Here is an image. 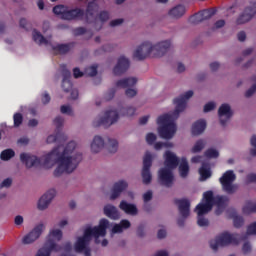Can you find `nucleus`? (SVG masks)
I'll return each mask as SVG.
<instances>
[{
	"label": "nucleus",
	"mask_w": 256,
	"mask_h": 256,
	"mask_svg": "<svg viewBox=\"0 0 256 256\" xmlns=\"http://www.w3.org/2000/svg\"><path fill=\"white\" fill-rule=\"evenodd\" d=\"M20 161L27 169L33 167H43L44 169H54V177H61V175L73 173L83 161V153L79 151L77 142L70 141L67 144L57 146L46 152L41 158L29 154L21 153Z\"/></svg>",
	"instance_id": "f257e3e1"
},
{
	"label": "nucleus",
	"mask_w": 256,
	"mask_h": 256,
	"mask_svg": "<svg viewBox=\"0 0 256 256\" xmlns=\"http://www.w3.org/2000/svg\"><path fill=\"white\" fill-rule=\"evenodd\" d=\"M109 223L107 218H102L97 226L86 225L82 229V235L75 237L73 245L71 242H66L64 244V250L69 252L74 249L75 253H84L85 256H91V248H89V244L93 238L97 245L107 247L109 245V240L105 237L107 235V229H109Z\"/></svg>",
	"instance_id": "f03ea898"
},
{
	"label": "nucleus",
	"mask_w": 256,
	"mask_h": 256,
	"mask_svg": "<svg viewBox=\"0 0 256 256\" xmlns=\"http://www.w3.org/2000/svg\"><path fill=\"white\" fill-rule=\"evenodd\" d=\"M193 95V90H188L182 95L174 98V111L162 114L157 118V133L161 139L170 141V139H173V137H175V135L177 134V122L175 121L179 119V115H181V113H183V111L187 109V101H189L191 97H193Z\"/></svg>",
	"instance_id": "7ed1b4c3"
},
{
	"label": "nucleus",
	"mask_w": 256,
	"mask_h": 256,
	"mask_svg": "<svg viewBox=\"0 0 256 256\" xmlns=\"http://www.w3.org/2000/svg\"><path fill=\"white\" fill-rule=\"evenodd\" d=\"M227 203H229V198L226 196H213L212 191L205 192L202 201L195 208V212L198 215V226L209 227V220L203 215H207V213L213 209V205H216V215H221L222 211L225 210Z\"/></svg>",
	"instance_id": "20e7f679"
},
{
	"label": "nucleus",
	"mask_w": 256,
	"mask_h": 256,
	"mask_svg": "<svg viewBox=\"0 0 256 256\" xmlns=\"http://www.w3.org/2000/svg\"><path fill=\"white\" fill-rule=\"evenodd\" d=\"M164 159V167L158 170V181L160 185L164 187H173V183L175 182V175L173 174V170L177 169L179 165V157L177 154L171 150H166L163 153Z\"/></svg>",
	"instance_id": "39448f33"
},
{
	"label": "nucleus",
	"mask_w": 256,
	"mask_h": 256,
	"mask_svg": "<svg viewBox=\"0 0 256 256\" xmlns=\"http://www.w3.org/2000/svg\"><path fill=\"white\" fill-rule=\"evenodd\" d=\"M120 115L119 109L114 106L105 108L98 116L93 120L94 127H111L119 122Z\"/></svg>",
	"instance_id": "423d86ee"
},
{
	"label": "nucleus",
	"mask_w": 256,
	"mask_h": 256,
	"mask_svg": "<svg viewBox=\"0 0 256 256\" xmlns=\"http://www.w3.org/2000/svg\"><path fill=\"white\" fill-rule=\"evenodd\" d=\"M241 236L239 234L222 232L218 234L214 239L210 240V249L212 251H219L221 247H229V245H239Z\"/></svg>",
	"instance_id": "0eeeda50"
},
{
	"label": "nucleus",
	"mask_w": 256,
	"mask_h": 256,
	"mask_svg": "<svg viewBox=\"0 0 256 256\" xmlns=\"http://www.w3.org/2000/svg\"><path fill=\"white\" fill-rule=\"evenodd\" d=\"M59 241H63V230L54 226L49 229L44 245L58 253V251H61V246L58 244Z\"/></svg>",
	"instance_id": "6e6552de"
},
{
	"label": "nucleus",
	"mask_w": 256,
	"mask_h": 256,
	"mask_svg": "<svg viewBox=\"0 0 256 256\" xmlns=\"http://www.w3.org/2000/svg\"><path fill=\"white\" fill-rule=\"evenodd\" d=\"M53 13H55V15H60L62 19H66L67 21H71L73 19H83V16L85 15V12L80 8L71 9L63 5L54 7Z\"/></svg>",
	"instance_id": "1a4fd4ad"
},
{
	"label": "nucleus",
	"mask_w": 256,
	"mask_h": 256,
	"mask_svg": "<svg viewBox=\"0 0 256 256\" xmlns=\"http://www.w3.org/2000/svg\"><path fill=\"white\" fill-rule=\"evenodd\" d=\"M153 153L146 151L143 156V166L141 171L142 183L144 185H151L153 181V174H151V167L153 165Z\"/></svg>",
	"instance_id": "9d476101"
},
{
	"label": "nucleus",
	"mask_w": 256,
	"mask_h": 256,
	"mask_svg": "<svg viewBox=\"0 0 256 256\" xmlns=\"http://www.w3.org/2000/svg\"><path fill=\"white\" fill-rule=\"evenodd\" d=\"M155 54L156 51L153 48V42L145 41L136 47L133 57L138 61H143V59H148V57L156 58Z\"/></svg>",
	"instance_id": "9b49d317"
},
{
	"label": "nucleus",
	"mask_w": 256,
	"mask_h": 256,
	"mask_svg": "<svg viewBox=\"0 0 256 256\" xmlns=\"http://www.w3.org/2000/svg\"><path fill=\"white\" fill-rule=\"evenodd\" d=\"M45 229H47L45 223L41 222L36 224L31 231L23 236L22 244L33 245V243H35V241H38L41 238V235L45 233Z\"/></svg>",
	"instance_id": "f8f14e48"
},
{
	"label": "nucleus",
	"mask_w": 256,
	"mask_h": 256,
	"mask_svg": "<svg viewBox=\"0 0 256 256\" xmlns=\"http://www.w3.org/2000/svg\"><path fill=\"white\" fill-rule=\"evenodd\" d=\"M57 196V190L51 188L47 190L36 202V209L38 211H47L53 203V199Z\"/></svg>",
	"instance_id": "ddd939ff"
},
{
	"label": "nucleus",
	"mask_w": 256,
	"mask_h": 256,
	"mask_svg": "<svg viewBox=\"0 0 256 256\" xmlns=\"http://www.w3.org/2000/svg\"><path fill=\"white\" fill-rule=\"evenodd\" d=\"M134 85H137V78L135 77L123 78L118 82H116L115 88L109 90L104 95V99L106 101H111V99L115 97V91H117V89H127V87H134Z\"/></svg>",
	"instance_id": "4468645a"
},
{
	"label": "nucleus",
	"mask_w": 256,
	"mask_h": 256,
	"mask_svg": "<svg viewBox=\"0 0 256 256\" xmlns=\"http://www.w3.org/2000/svg\"><path fill=\"white\" fill-rule=\"evenodd\" d=\"M235 179H237V176L232 170L226 171L220 178V183L226 193H235L237 189V185L233 184Z\"/></svg>",
	"instance_id": "2eb2a0df"
},
{
	"label": "nucleus",
	"mask_w": 256,
	"mask_h": 256,
	"mask_svg": "<svg viewBox=\"0 0 256 256\" xmlns=\"http://www.w3.org/2000/svg\"><path fill=\"white\" fill-rule=\"evenodd\" d=\"M145 141L147 145L152 146L155 151H161L162 149H173V147H175V144H173V142H157V134L153 132H149L146 134Z\"/></svg>",
	"instance_id": "dca6fc26"
},
{
	"label": "nucleus",
	"mask_w": 256,
	"mask_h": 256,
	"mask_svg": "<svg viewBox=\"0 0 256 256\" xmlns=\"http://www.w3.org/2000/svg\"><path fill=\"white\" fill-rule=\"evenodd\" d=\"M231 117H233V108H231L230 104L223 103L218 108V121L221 127H227L229 121H231Z\"/></svg>",
	"instance_id": "f3484780"
},
{
	"label": "nucleus",
	"mask_w": 256,
	"mask_h": 256,
	"mask_svg": "<svg viewBox=\"0 0 256 256\" xmlns=\"http://www.w3.org/2000/svg\"><path fill=\"white\" fill-rule=\"evenodd\" d=\"M129 187V183L127 180H118L116 181L113 186L109 196L110 201H115L118 197H121V193L125 191Z\"/></svg>",
	"instance_id": "a211bd4d"
},
{
	"label": "nucleus",
	"mask_w": 256,
	"mask_h": 256,
	"mask_svg": "<svg viewBox=\"0 0 256 256\" xmlns=\"http://www.w3.org/2000/svg\"><path fill=\"white\" fill-rule=\"evenodd\" d=\"M106 147L105 138L100 135H96L92 138L90 142V151L94 155H97V153H101Z\"/></svg>",
	"instance_id": "6ab92c4d"
},
{
	"label": "nucleus",
	"mask_w": 256,
	"mask_h": 256,
	"mask_svg": "<svg viewBox=\"0 0 256 256\" xmlns=\"http://www.w3.org/2000/svg\"><path fill=\"white\" fill-rule=\"evenodd\" d=\"M255 13H256V2L246 7L244 12L237 19V24L243 25L244 23H248V21H251V19H253V16L255 15Z\"/></svg>",
	"instance_id": "aec40b11"
},
{
	"label": "nucleus",
	"mask_w": 256,
	"mask_h": 256,
	"mask_svg": "<svg viewBox=\"0 0 256 256\" xmlns=\"http://www.w3.org/2000/svg\"><path fill=\"white\" fill-rule=\"evenodd\" d=\"M127 229H131V221L122 219L119 223L112 224L110 235L111 237H113V235H121V233L127 231Z\"/></svg>",
	"instance_id": "412c9836"
},
{
	"label": "nucleus",
	"mask_w": 256,
	"mask_h": 256,
	"mask_svg": "<svg viewBox=\"0 0 256 256\" xmlns=\"http://www.w3.org/2000/svg\"><path fill=\"white\" fill-rule=\"evenodd\" d=\"M131 62L129 58L125 56H120L117 60V64L113 68L114 75H123L129 69Z\"/></svg>",
	"instance_id": "4be33fe9"
},
{
	"label": "nucleus",
	"mask_w": 256,
	"mask_h": 256,
	"mask_svg": "<svg viewBox=\"0 0 256 256\" xmlns=\"http://www.w3.org/2000/svg\"><path fill=\"white\" fill-rule=\"evenodd\" d=\"M103 213L108 219H112V221H119L121 219V212L113 204L108 203L104 205Z\"/></svg>",
	"instance_id": "5701e85b"
},
{
	"label": "nucleus",
	"mask_w": 256,
	"mask_h": 256,
	"mask_svg": "<svg viewBox=\"0 0 256 256\" xmlns=\"http://www.w3.org/2000/svg\"><path fill=\"white\" fill-rule=\"evenodd\" d=\"M207 129V120L200 119L194 122L191 126V135L193 137H199V135H203L205 130Z\"/></svg>",
	"instance_id": "b1692460"
},
{
	"label": "nucleus",
	"mask_w": 256,
	"mask_h": 256,
	"mask_svg": "<svg viewBox=\"0 0 256 256\" xmlns=\"http://www.w3.org/2000/svg\"><path fill=\"white\" fill-rule=\"evenodd\" d=\"M153 48L156 51L155 57H163L168 49H171V41L164 40L158 43H153Z\"/></svg>",
	"instance_id": "393cba45"
},
{
	"label": "nucleus",
	"mask_w": 256,
	"mask_h": 256,
	"mask_svg": "<svg viewBox=\"0 0 256 256\" xmlns=\"http://www.w3.org/2000/svg\"><path fill=\"white\" fill-rule=\"evenodd\" d=\"M119 209L126 213V215H131L132 217L139 215V209H137V205L128 203L125 200L120 202Z\"/></svg>",
	"instance_id": "a878e982"
},
{
	"label": "nucleus",
	"mask_w": 256,
	"mask_h": 256,
	"mask_svg": "<svg viewBox=\"0 0 256 256\" xmlns=\"http://www.w3.org/2000/svg\"><path fill=\"white\" fill-rule=\"evenodd\" d=\"M177 203L181 219H187L191 213L189 210V207H191V202H189L187 199H181L178 200Z\"/></svg>",
	"instance_id": "bb28decb"
},
{
	"label": "nucleus",
	"mask_w": 256,
	"mask_h": 256,
	"mask_svg": "<svg viewBox=\"0 0 256 256\" xmlns=\"http://www.w3.org/2000/svg\"><path fill=\"white\" fill-rule=\"evenodd\" d=\"M32 39L37 45H45L46 47L51 45V37L44 38L39 30L32 31Z\"/></svg>",
	"instance_id": "cd10ccee"
},
{
	"label": "nucleus",
	"mask_w": 256,
	"mask_h": 256,
	"mask_svg": "<svg viewBox=\"0 0 256 256\" xmlns=\"http://www.w3.org/2000/svg\"><path fill=\"white\" fill-rule=\"evenodd\" d=\"M178 173L182 179L189 176V161L186 157H182L178 162Z\"/></svg>",
	"instance_id": "c85d7f7f"
},
{
	"label": "nucleus",
	"mask_w": 256,
	"mask_h": 256,
	"mask_svg": "<svg viewBox=\"0 0 256 256\" xmlns=\"http://www.w3.org/2000/svg\"><path fill=\"white\" fill-rule=\"evenodd\" d=\"M211 17H213V13L209 10H204V11L192 16L191 22L192 23H202V21H207V19H211Z\"/></svg>",
	"instance_id": "c756f323"
},
{
	"label": "nucleus",
	"mask_w": 256,
	"mask_h": 256,
	"mask_svg": "<svg viewBox=\"0 0 256 256\" xmlns=\"http://www.w3.org/2000/svg\"><path fill=\"white\" fill-rule=\"evenodd\" d=\"M168 15L169 17H171V19H181V17L185 15V6L178 5L176 7H173L168 12Z\"/></svg>",
	"instance_id": "7c9ffc66"
},
{
	"label": "nucleus",
	"mask_w": 256,
	"mask_h": 256,
	"mask_svg": "<svg viewBox=\"0 0 256 256\" xmlns=\"http://www.w3.org/2000/svg\"><path fill=\"white\" fill-rule=\"evenodd\" d=\"M205 147H207V140L199 139L194 143V145L190 149V153H192V155H197V153H201V151H203Z\"/></svg>",
	"instance_id": "2f4dec72"
},
{
	"label": "nucleus",
	"mask_w": 256,
	"mask_h": 256,
	"mask_svg": "<svg viewBox=\"0 0 256 256\" xmlns=\"http://www.w3.org/2000/svg\"><path fill=\"white\" fill-rule=\"evenodd\" d=\"M199 175H200V181H207V179H210L212 173H211V167L207 164H202V166L199 169Z\"/></svg>",
	"instance_id": "473e14b6"
},
{
	"label": "nucleus",
	"mask_w": 256,
	"mask_h": 256,
	"mask_svg": "<svg viewBox=\"0 0 256 256\" xmlns=\"http://www.w3.org/2000/svg\"><path fill=\"white\" fill-rule=\"evenodd\" d=\"M106 147L108 153H117L119 151V141L115 138H108Z\"/></svg>",
	"instance_id": "72a5a7b5"
},
{
	"label": "nucleus",
	"mask_w": 256,
	"mask_h": 256,
	"mask_svg": "<svg viewBox=\"0 0 256 256\" xmlns=\"http://www.w3.org/2000/svg\"><path fill=\"white\" fill-rule=\"evenodd\" d=\"M69 79H71V72L66 70L63 72V81H62V88L66 92L71 91V88L73 87Z\"/></svg>",
	"instance_id": "f704fd0d"
},
{
	"label": "nucleus",
	"mask_w": 256,
	"mask_h": 256,
	"mask_svg": "<svg viewBox=\"0 0 256 256\" xmlns=\"http://www.w3.org/2000/svg\"><path fill=\"white\" fill-rule=\"evenodd\" d=\"M204 157L206 159H218L219 157V149L216 147H210L204 152Z\"/></svg>",
	"instance_id": "c9c22d12"
},
{
	"label": "nucleus",
	"mask_w": 256,
	"mask_h": 256,
	"mask_svg": "<svg viewBox=\"0 0 256 256\" xmlns=\"http://www.w3.org/2000/svg\"><path fill=\"white\" fill-rule=\"evenodd\" d=\"M13 157H15V151H13V149L3 150L0 154V159L2 161H10Z\"/></svg>",
	"instance_id": "e433bc0d"
},
{
	"label": "nucleus",
	"mask_w": 256,
	"mask_h": 256,
	"mask_svg": "<svg viewBox=\"0 0 256 256\" xmlns=\"http://www.w3.org/2000/svg\"><path fill=\"white\" fill-rule=\"evenodd\" d=\"M121 115L123 117H135L137 115V109L133 106H128L121 110Z\"/></svg>",
	"instance_id": "4c0bfd02"
},
{
	"label": "nucleus",
	"mask_w": 256,
	"mask_h": 256,
	"mask_svg": "<svg viewBox=\"0 0 256 256\" xmlns=\"http://www.w3.org/2000/svg\"><path fill=\"white\" fill-rule=\"evenodd\" d=\"M243 213L249 214V213H255L256 211V203L255 202H246L243 209Z\"/></svg>",
	"instance_id": "58836bf2"
},
{
	"label": "nucleus",
	"mask_w": 256,
	"mask_h": 256,
	"mask_svg": "<svg viewBox=\"0 0 256 256\" xmlns=\"http://www.w3.org/2000/svg\"><path fill=\"white\" fill-rule=\"evenodd\" d=\"M54 51H57L58 53H67L69 51V45L67 44H58L56 46H53V43L51 42V45L49 46Z\"/></svg>",
	"instance_id": "ea45409f"
},
{
	"label": "nucleus",
	"mask_w": 256,
	"mask_h": 256,
	"mask_svg": "<svg viewBox=\"0 0 256 256\" xmlns=\"http://www.w3.org/2000/svg\"><path fill=\"white\" fill-rule=\"evenodd\" d=\"M216 109H217V102L210 101L203 106V113H211V111H215Z\"/></svg>",
	"instance_id": "a19ab883"
},
{
	"label": "nucleus",
	"mask_w": 256,
	"mask_h": 256,
	"mask_svg": "<svg viewBox=\"0 0 256 256\" xmlns=\"http://www.w3.org/2000/svg\"><path fill=\"white\" fill-rule=\"evenodd\" d=\"M60 139H63V133L58 132L56 134L49 135L46 139V143H55V141H60Z\"/></svg>",
	"instance_id": "79ce46f5"
},
{
	"label": "nucleus",
	"mask_w": 256,
	"mask_h": 256,
	"mask_svg": "<svg viewBox=\"0 0 256 256\" xmlns=\"http://www.w3.org/2000/svg\"><path fill=\"white\" fill-rule=\"evenodd\" d=\"M60 111L61 113H63V115H70V116L74 115L73 107H71V105L69 104L62 105L60 107Z\"/></svg>",
	"instance_id": "37998d69"
},
{
	"label": "nucleus",
	"mask_w": 256,
	"mask_h": 256,
	"mask_svg": "<svg viewBox=\"0 0 256 256\" xmlns=\"http://www.w3.org/2000/svg\"><path fill=\"white\" fill-rule=\"evenodd\" d=\"M84 74H86L88 77H95V75H97V65L87 67Z\"/></svg>",
	"instance_id": "c03bdc74"
},
{
	"label": "nucleus",
	"mask_w": 256,
	"mask_h": 256,
	"mask_svg": "<svg viewBox=\"0 0 256 256\" xmlns=\"http://www.w3.org/2000/svg\"><path fill=\"white\" fill-rule=\"evenodd\" d=\"M252 83H254L245 93L247 97H252L256 93V76L251 79Z\"/></svg>",
	"instance_id": "a18cd8bd"
},
{
	"label": "nucleus",
	"mask_w": 256,
	"mask_h": 256,
	"mask_svg": "<svg viewBox=\"0 0 256 256\" xmlns=\"http://www.w3.org/2000/svg\"><path fill=\"white\" fill-rule=\"evenodd\" d=\"M225 24H226L225 20H223V19L217 20L213 24L211 29H212V31H219V29H223V27H225Z\"/></svg>",
	"instance_id": "49530a36"
},
{
	"label": "nucleus",
	"mask_w": 256,
	"mask_h": 256,
	"mask_svg": "<svg viewBox=\"0 0 256 256\" xmlns=\"http://www.w3.org/2000/svg\"><path fill=\"white\" fill-rule=\"evenodd\" d=\"M251 251H253V247L251 246V243L244 242V244L242 245L243 255H249V253H251Z\"/></svg>",
	"instance_id": "de8ad7c7"
},
{
	"label": "nucleus",
	"mask_w": 256,
	"mask_h": 256,
	"mask_svg": "<svg viewBox=\"0 0 256 256\" xmlns=\"http://www.w3.org/2000/svg\"><path fill=\"white\" fill-rule=\"evenodd\" d=\"M13 185V179L11 178H6L0 183V189H9Z\"/></svg>",
	"instance_id": "09e8293b"
},
{
	"label": "nucleus",
	"mask_w": 256,
	"mask_h": 256,
	"mask_svg": "<svg viewBox=\"0 0 256 256\" xmlns=\"http://www.w3.org/2000/svg\"><path fill=\"white\" fill-rule=\"evenodd\" d=\"M13 120H14V127H19V125L23 123V115H21L20 113H16L13 116Z\"/></svg>",
	"instance_id": "8fccbe9b"
},
{
	"label": "nucleus",
	"mask_w": 256,
	"mask_h": 256,
	"mask_svg": "<svg viewBox=\"0 0 256 256\" xmlns=\"http://www.w3.org/2000/svg\"><path fill=\"white\" fill-rule=\"evenodd\" d=\"M232 219L235 227H241V225H243V218L241 216H237V214H234L232 216Z\"/></svg>",
	"instance_id": "3c124183"
},
{
	"label": "nucleus",
	"mask_w": 256,
	"mask_h": 256,
	"mask_svg": "<svg viewBox=\"0 0 256 256\" xmlns=\"http://www.w3.org/2000/svg\"><path fill=\"white\" fill-rule=\"evenodd\" d=\"M125 95L129 99H133V97H135L137 95V89H135V88H128L125 91Z\"/></svg>",
	"instance_id": "603ef678"
},
{
	"label": "nucleus",
	"mask_w": 256,
	"mask_h": 256,
	"mask_svg": "<svg viewBox=\"0 0 256 256\" xmlns=\"http://www.w3.org/2000/svg\"><path fill=\"white\" fill-rule=\"evenodd\" d=\"M93 11H97V4L95 3L88 4V8L86 10V16L89 17V15H93Z\"/></svg>",
	"instance_id": "864d4df0"
},
{
	"label": "nucleus",
	"mask_w": 256,
	"mask_h": 256,
	"mask_svg": "<svg viewBox=\"0 0 256 256\" xmlns=\"http://www.w3.org/2000/svg\"><path fill=\"white\" fill-rule=\"evenodd\" d=\"M69 225V220L67 218H62L57 223L58 229H65Z\"/></svg>",
	"instance_id": "5fc2aeb1"
},
{
	"label": "nucleus",
	"mask_w": 256,
	"mask_h": 256,
	"mask_svg": "<svg viewBox=\"0 0 256 256\" xmlns=\"http://www.w3.org/2000/svg\"><path fill=\"white\" fill-rule=\"evenodd\" d=\"M153 199V191L148 190L143 194V201L144 203H149Z\"/></svg>",
	"instance_id": "6e6d98bb"
},
{
	"label": "nucleus",
	"mask_w": 256,
	"mask_h": 256,
	"mask_svg": "<svg viewBox=\"0 0 256 256\" xmlns=\"http://www.w3.org/2000/svg\"><path fill=\"white\" fill-rule=\"evenodd\" d=\"M247 235H256V222H254L248 226Z\"/></svg>",
	"instance_id": "4d7b16f0"
},
{
	"label": "nucleus",
	"mask_w": 256,
	"mask_h": 256,
	"mask_svg": "<svg viewBox=\"0 0 256 256\" xmlns=\"http://www.w3.org/2000/svg\"><path fill=\"white\" fill-rule=\"evenodd\" d=\"M55 127H62L63 123H65V119L63 117L58 116L53 121Z\"/></svg>",
	"instance_id": "13d9d810"
},
{
	"label": "nucleus",
	"mask_w": 256,
	"mask_h": 256,
	"mask_svg": "<svg viewBox=\"0 0 256 256\" xmlns=\"http://www.w3.org/2000/svg\"><path fill=\"white\" fill-rule=\"evenodd\" d=\"M122 23H123V19L117 18L110 22V26L111 27H119V25H121Z\"/></svg>",
	"instance_id": "bf43d9fd"
},
{
	"label": "nucleus",
	"mask_w": 256,
	"mask_h": 256,
	"mask_svg": "<svg viewBox=\"0 0 256 256\" xmlns=\"http://www.w3.org/2000/svg\"><path fill=\"white\" fill-rule=\"evenodd\" d=\"M246 181L247 183H256V174L255 173L248 174L246 177Z\"/></svg>",
	"instance_id": "052dcab7"
},
{
	"label": "nucleus",
	"mask_w": 256,
	"mask_h": 256,
	"mask_svg": "<svg viewBox=\"0 0 256 256\" xmlns=\"http://www.w3.org/2000/svg\"><path fill=\"white\" fill-rule=\"evenodd\" d=\"M99 19L100 21L105 22V21H109V13L108 12H101L99 15Z\"/></svg>",
	"instance_id": "680f3d73"
},
{
	"label": "nucleus",
	"mask_w": 256,
	"mask_h": 256,
	"mask_svg": "<svg viewBox=\"0 0 256 256\" xmlns=\"http://www.w3.org/2000/svg\"><path fill=\"white\" fill-rule=\"evenodd\" d=\"M24 222V219H23V216L21 215H17L15 218H14V223L15 225H17L18 227L21 226Z\"/></svg>",
	"instance_id": "e2e57ef3"
},
{
	"label": "nucleus",
	"mask_w": 256,
	"mask_h": 256,
	"mask_svg": "<svg viewBox=\"0 0 256 256\" xmlns=\"http://www.w3.org/2000/svg\"><path fill=\"white\" fill-rule=\"evenodd\" d=\"M49 101H51V96H49V94L47 92L42 94V103L44 105H47V103H49Z\"/></svg>",
	"instance_id": "0e129e2a"
},
{
	"label": "nucleus",
	"mask_w": 256,
	"mask_h": 256,
	"mask_svg": "<svg viewBox=\"0 0 256 256\" xmlns=\"http://www.w3.org/2000/svg\"><path fill=\"white\" fill-rule=\"evenodd\" d=\"M191 163H201L203 161V156L196 155L191 158Z\"/></svg>",
	"instance_id": "69168bd1"
},
{
	"label": "nucleus",
	"mask_w": 256,
	"mask_h": 256,
	"mask_svg": "<svg viewBox=\"0 0 256 256\" xmlns=\"http://www.w3.org/2000/svg\"><path fill=\"white\" fill-rule=\"evenodd\" d=\"M211 71H218L219 67H221V64L219 62H212L209 65Z\"/></svg>",
	"instance_id": "338daca9"
},
{
	"label": "nucleus",
	"mask_w": 256,
	"mask_h": 256,
	"mask_svg": "<svg viewBox=\"0 0 256 256\" xmlns=\"http://www.w3.org/2000/svg\"><path fill=\"white\" fill-rule=\"evenodd\" d=\"M251 149H256V135H252L250 138Z\"/></svg>",
	"instance_id": "774afa93"
}]
</instances>
